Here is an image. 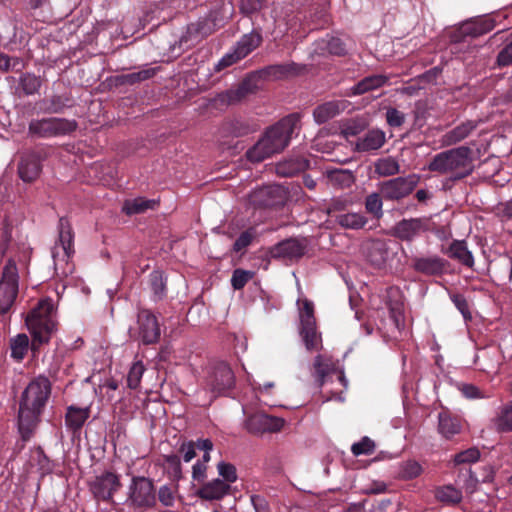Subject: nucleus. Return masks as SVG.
<instances>
[{
    "mask_svg": "<svg viewBox=\"0 0 512 512\" xmlns=\"http://www.w3.org/2000/svg\"><path fill=\"white\" fill-rule=\"evenodd\" d=\"M50 393L51 385L46 377L32 380L23 391L18 413V429L23 441L30 439Z\"/></svg>",
    "mask_w": 512,
    "mask_h": 512,
    "instance_id": "nucleus-1",
    "label": "nucleus"
},
{
    "mask_svg": "<svg viewBox=\"0 0 512 512\" xmlns=\"http://www.w3.org/2000/svg\"><path fill=\"white\" fill-rule=\"evenodd\" d=\"M299 121L298 114H291L267 129L265 134L247 150V159L252 163H259L283 151L298 128Z\"/></svg>",
    "mask_w": 512,
    "mask_h": 512,
    "instance_id": "nucleus-2",
    "label": "nucleus"
},
{
    "mask_svg": "<svg viewBox=\"0 0 512 512\" xmlns=\"http://www.w3.org/2000/svg\"><path fill=\"white\" fill-rule=\"evenodd\" d=\"M299 121L298 114H291L267 129L265 134L247 150V159L252 163H259L283 151L298 128Z\"/></svg>",
    "mask_w": 512,
    "mask_h": 512,
    "instance_id": "nucleus-3",
    "label": "nucleus"
},
{
    "mask_svg": "<svg viewBox=\"0 0 512 512\" xmlns=\"http://www.w3.org/2000/svg\"><path fill=\"white\" fill-rule=\"evenodd\" d=\"M26 325L32 335L31 349L36 351L49 342L56 330V311L51 299H42L26 317Z\"/></svg>",
    "mask_w": 512,
    "mask_h": 512,
    "instance_id": "nucleus-4",
    "label": "nucleus"
},
{
    "mask_svg": "<svg viewBox=\"0 0 512 512\" xmlns=\"http://www.w3.org/2000/svg\"><path fill=\"white\" fill-rule=\"evenodd\" d=\"M472 151L469 147L460 146L434 156L428 165L432 172L449 174L453 180H459L473 171Z\"/></svg>",
    "mask_w": 512,
    "mask_h": 512,
    "instance_id": "nucleus-5",
    "label": "nucleus"
},
{
    "mask_svg": "<svg viewBox=\"0 0 512 512\" xmlns=\"http://www.w3.org/2000/svg\"><path fill=\"white\" fill-rule=\"evenodd\" d=\"M74 252L71 225L66 219L61 218L59 220V238L51 251L57 274L68 276L73 272L70 260Z\"/></svg>",
    "mask_w": 512,
    "mask_h": 512,
    "instance_id": "nucleus-6",
    "label": "nucleus"
},
{
    "mask_svg": "<svg viewBox=\"0 0 512 512\" xmlns=\"http://www.w3.org/2000/svg\"><path fill=\"white\" fill-rule=\"evenodd\" d=\"M76 128L75 120L48 117L31 120L28 126V134L36 138H53L69 134L75 131Z\"/></svg>",
    "mask_w": 512,
    "mask_h": 512,
    "instance_id": "nucleus-7",
    "label": "nucleus"
},
{
    "mask_svg": "<svg viewBox=\"0 0 512 512\" xmlns=\"http://www.w3.org/2000/svg\"><path fill=\"white\" fill-rule=\"evenodd\" d=\"M205 384L212 393V398H216L234 387L235 376L226 363L216 362L208 367Z\"/></svg>",
    "mask_w": 512,
    "mask_h": 512,
    "instance_id": "nucleus-8",
    "label": "nucleus"
},
{
    "mask_svg": "<svg viewBox=\"0 0 512 512\" xmlns=\"http://www.w3.org/2000/svg\"><path fill=\"white\" fill-rule=\"evenodd\" d=\"M300 328L299 333L308 351L321 348V335L317 332L314 308L312 302L304 300L299 308Z\"/></svg>",
    "mask_w": 512,
    "mask_h": 512,
    "instance_id": "nucleus-9",
    "label": "nucleus"
},
{
    "mask_svg": "<svg viewBox=\"0 0 512 512\" xmlns=\"http://www.w3.org/2000/svg\"><path fill=\"white\" fill-rule=\"evenodd\" d=\"M127 501L135 508H150L156 503V490L151 479L134 476L128 486Z\"/></svg>",
    "mask_w": 512,
    "mask_h": 512,
    "instance_id": "nucleus-10",
    "label": "nucleus"
},
{
    "mask_svg": "<svg viewBox=\"0 0 512 512\" xmlns=\"http://www.w3.org/2000/svg\"><path fill=\"white\" fill-rule=\"evenodd\" d=\"M262 41V36L259 32L252 31L245 34L236 43L233 49L227 52L215 65V71H221L239 60L245 58L254 49H256Z\"/></svg>",
    "mask_w": 512,
    "mask_h": 512,
    "instance_id": "nucleus-11",
    "label": "nucleus"
},
{
    "mask_svg": "<svg viewBox=\"0 0 512 512\" xmlns=\"http://www.w3.org/2000/svg\"><path fill=\"white\" fill-rule=\"evenodd\" d=\"M18 293V271L13 260L5 265L0 280V314L6 313L13 305Z\"/></svg>",
    "mask_w": 512,
    "mask_h": 512,
    "instance_id": "nucleus-12",
    "label": "nucleus"
},
{
    "mask_svg": "<svg viewBox=\"0 0 512 512\" xmlns=\"http://www.w3.org/2000/svg\"><path fill=\"white\" fill-rule=\"evenodd\" d=\"M89 490L97 501L111 502L121 488L120 477L114 472L105 471L89 481Z\"/></svg>",
    "mask_w": 512,
    "mask_h": 512,
    "instance_id": "nucleus-13",
    "label": "nucleus"
},
{
    "mask_svg": "<svg viewBox=\"0 0 512 512\" xmlns=\"http://www.w3.org/2000/svg\"><path fill=\"white\" fill-rule=\"evenodd\" d=\"M420 176L409 174L404 177H396L384 181L379 186V191L387 200H400L408 196L418 185Z\"/></svg>",
    "mask_w": 512,
    "mask_h": 512,
    "instance_id": "nucleus-14",
    "label": "nucleus"
},
{
    "mask_svg": "<svg viewBox=\"0 0 512 512\" xmlns=\"http://www.w3.org/2000/svg\"><path fill=\"white\" fill-rule=\"evenodd\" d=\"M257 89L254 76L245 78L236 87H232L226 91L220 92L212 99V105L216 108L223 109L230 105L241 102L249 94Z\"/></svg>",
    "mask_w": 512,
    "mask_h": 512,
    "instance_id": "nucleus-15",
    "label": "nucleus"
},
{
    "mask_svg": "<svg viewBox=\"0 0 512 512\" xmlns=\"http://www.w3.org/2000/svg\"><path fill=\"white\" fill-rule=\"evenodd\" d=\"M429 229L430 220L428 218H410L396 223L392 234L402 241L411 242Z\"/></svg>",
    "mask_w": 512,
    "mask_h": 512,
    "instance_id": "nucleus-16",
    "label": "nucleus"
},
{
    "mask_svg": "<svg viewBox=\"0 0 512 512\" xmlns=\"http://www.w3.org/2000/svg\"><path fill=\"white\" fill-rule=\"evenodd\" d=\"M138 339L143 344L156 343L160 338V327L155 315L149 310H141L137 317Z\"/></svg>",
    "mask_w": 512,
    "mask_h": 512,
    "instance_id": "nucleus-17",
    "label": "nucleus"
},
{
    "mask_svg": "<svg viewBox=\"0 0 512 512\" xmlns=\"http://www.w3.org/2000/svg\"><path fill=\"white\" fill-rule=\"evenodd\" d=\"M284 426V420L269 416L264 413L250 415L245 421V428L251 434H263L266 432H278Z\"/></svg>",
    "mask_w": 512,
    "mask_h": 512,
    "instance_id": "nucleus-18",
    "label": "nucleus"
},
{
    "mask_svg": "<svg viewBox=\"0 0 512 512\" xmlns=\"http://www.w3.org/2000/svg\"><path fill=\"white\" fill-rule=\"evenodd\" d=\"M306 248L307 241L305 239H287L271 249V256L274 258L298 259L305 254Z\"/></svg>",
    "mask_w": 512,
    "mask_h": 512,
    "instance_id": "nucleus-19",
    "label": "nucleus"
},
{
    "mask_svg": "<svg viewBox=\"0 0 512 512\" xmlns=\"http://www.w3.org/2000/svg\"><path fill=\"white\" fill-rule=\"evenodd\" d=\"M231 486L221 479H213L206 482L198 491L197 495L204 500H220L230 493Z\"/></svg>",
    "mask_w": 512,
    "mask_h": 512,
    "instance_id": "nucleus-20",
    "label": "nucleus"
},
{
    "mask_svg": "<svg viewBox=\"0 0 512 512\" xmlns=\"http://www.w3.org/2000/svg\"><path fill=\"white\" fill-rule=\"evenodd\" d=\"M41 160L35 153L25 154L18 166L20 178L25 182H31L38 178L41 172Z\"/></svg>",
    "mask_w": 512,
    "mask_h": 512,
    "instance_id": "nucleus-21",
    "label": "nucleus"
},
{
    "mask_svg": "<svg viewBox=\"0 0 512 512\" xmlns=\"http://www.w3.org/2000/svg\"><path fill=\"white\" fill-rule=\"evenodd\" d=\"M385 141V133L382 130L372 129L357 139L355 149L358 152L378 150L384 145Z\"/></svg>",
    "mask_w": 512,
    "mask_h": 512,
    "instance_id": "nucleus-22",
    "label": "nucleus"
},
{
    "mask_svg": "<svg viewBox=\"0 0 512 512\" xmlns=\"http://www.w3.org/2000/svg\"><path fill=\"white\" fill-rule=\"evenodd\" d=\"M348 106L347 101L332 100L315 108L313 117L318 124H323L334 118Z\"/></svg>",
    "mask_w": 512,
    "mask_h": 512,
    "instance_id": "nucleus-23",
    "label": "nucleus"
},
{
    "mask_svg": "<svg viewBox=\"0 0 512 512\" xmlns=\"http://www.w3.org/2000/svg\"><path fill=\"white\" fill-rule=\"evenodd\" d=\"M309 165L301 155H293L276 165V173L283 177H291L304 171Z\"/></svg>",
    "mask_w": 512,
    "mask_h": 512,
    "instance_id": "nucleus-24",
    "label": "nucleus"
},
{
    "mask_svg": "<svg viewBox=\"0 0 512 512\" xmlns=\"http://www.w3.org/2000/svg\"><path fill=\"white\" fill-rule=\"evenodd\" d=\"M495 27L491 18H480L463 23L459 28L462 36L478 37L490 32Z\"/></svg>",
    "mask_w": 512,
    "mask_h": 512,
    "instance_id": "nucleus-25",
    "label": "nucleus"
},
{
    "mask_svg": "<svg viewBox=\"0 0 512 512\" xmlns=\"http://www.w3.org/2000/svg\"><path fill=\"white\" fill-rule=\"evenodd\" d=\"M413 268L426 275H439L445 268V260L438 256L418 257L414 259Z\"/></svg>",
    "mask_w": 512,
    "mask_h": 512,
    "instance_id": "nucleus-26",
    "label": "nucleus"
},
{
    "mask_svg": "<svg viewBox=\"0 0 512 512\" xmlns=\"http://www.w3.org/2000/svg\"><path fill=\"white\" fill-rule=\"evenodd\" d=\"M300 68L295 63L270 65L260 71L263 78L279 80L299 74Z\"/></svg>",
    "mask_w": 512,
    "mask_h": 512,
    "instance_id": "nucleus-27",
    "label": "nucleus"
},
{
    "mask_svg": "<svg viewBox=\"0 0 512 512\" xmlns=\"http://www.w3.org/2000/svg\"><path fill=\"white\" fill-rule=\"evenodd\" d=\"M387 82V76L382 74L367 76L350 88L349 95L356 96L364 94L366 92L381 88Z\"/></svg>",
    "mask_w": 512,
    "mask_h": 512,
    "instance_id": "nucleus-28",
    "label": "nucleus"
},
{
    "mask_svg": "<svg viewBox=\"0 0 512 512\" xmlns=\"http://www.w3.org/2000/svg\"><path fill=\"white\" fill-rule=\"evenodd\" d=\"M223 129L225 133L233 137H242L256 132L259 129V125L250 120L234 119L226 122Z\"/></svg>",
    "mask_w": 512,
    "mask_h": 512,
    "instance_id": "nucleus-29",
    "label": "nucleus"
},
{
    "mask_svg": "<svg viewBox=\"0 0 512 512\" xmlns=\"http://www.w3.org/2000/svg\"><path fill=\"white\" fill-rule=\"evenodd\" d=\"M446 254L451 259L457 260L467 267L471 268L474 265L473 255L471 251H469L467 243L464 240H454L450 244Z\"/></svg>",
    "mask_w": 512,
    "mask_h": 512,
    "instance_id": "nucleus-30",
    "label": "nucleus"
},
{
    "mask_svg": "<svg viewBox=\"0 0 512 512\" xmlns=\"http://www.w3.org/2000/svg\"><path fill=\"white\" fill-rule=\"evenodd\" d=\"M492 427L498 432L512 431V401L500 406L491 420Z\"/></svg>",
    "mask_w": 512,
    "mask_h": 512,
    "instance_id": "nucleus-31",
    "label": "nucleus"
},
{
    "mask_svg": "<svg viewBox=\"0 0 512 512\" xmlns=\"http://www.w3.org/2000/svg\"><path fill=\"white\" fill-rule=\"evenodd\" d=\"M333 217L335 222L344 229L359 230L368 222V219L359 212L338 213Z\"/></svg>",
    "mask_w": 512,
    "mask_h": 512,
    "instance_id": "nucleus-32",
    "label": "nucleus"
},
{
    "mask_svg": "<svg viewBox=\"0 0 512 512\" xmlns=\"http://www.w3.org/2000/svg\"><path fill=\"white\" fill-rule=\"evenodd\" d=\"M475 128L476 124L473 121L463 122L444 134L442 142L446 146L454 145L468 137Z\"/></svg>",
    "mask_w": 512,
    "mask_h": 512,
    "instance_id": "nucleus-33",
    "label": "nucleus"
},
{
    "mask_svg": "<svg viewBox=\"0 0 512 512\" xmlns=\"http://www.w3.org/2000/svg\"><path fill=\"white\" fill-rule=\"evenodd\" d=\"M89 414V408H77L70 406L67 409L65 417L66 426L73 431L79 430L88 419Z\"/></svg>",
    "mask_w": 512,
    "mask_h": 512,
    "instance_id": "nucleus-34",
    "label": "nucleus"
},
{
    "mask_svg": "<svg viewBox=\"0 0 512 512\" xmlns=\"http://www.w3.org/2000/svg\"><path fill=\"white\" fill-rule=\"evenodd\" d=\"M315 378L320 386L324 384L325 377L335 370V364L330 357L318 355L314 360Z\"/></svg>",
    "mask_w": 512,
    "mask_h": 512,
    "instance_id": "nucleus-35",
    "label": "nucleus"
},
{
    "mask_svg": "<svg viewBox=\"0 0 512 512\" xmlns=\"http://www.w3.org/2000/svg\"><path fill=\"white\" fill-rule=\"evenodd\" d=\"M329 182L338 187H349L354 182V175L350 170L327 169L325 171Z\"/></svg>",
    "mask_w": 512,
    "mask_h": 512,
    "instance_id": "nucleus-36",
    "label": "nucleus"
},
{
    "mask_svg": "<svg viewBox=\"0 0 512 512\" xmlns=\"http://www.w3.org/2000/svg\"><path fill=\"white\" fill-rule=\"evenodd\" d=\"M157 205L155 200H147L142 197L126 200L123 205V211L128 215L139 214L154 209Z\"/></svg>",
    "mask_w": 512,
    "mask_h": 512,
    "instance_id": "nucleus-37",
    "label": "nucleus"
},
{
    "mask_svg": "<svg viewBox=\"0 0 512 512\" xmlns=\"http://www.w3.org/2000/svg\"><path fill=\"white\" fill-rule=\"evenodd\" d=\"M375 172L381 177L396 175L400 172V164L393 157H383L375 162Z\"/></svg>",
    "mask_w": 512,
    "mask_h": 512,
    "instance_id": "nucleus-38",
    "label": "nucleus"
},
{
    "mask_svg": "<svg viewBox=\"0 0 512 512\" xmlns=\"http://www.w3.org/2000/svg\"><path fill=\"white\" fill-rule=\"evenodd\" d=\"M367 257L369 261L377 267L384 265L388 258L386 244L382 241L372 242L368 248Z\"/></svg>",
    "mask_w": 512,
    "mask_h": 512,
    "instance_id": "nucleus-39",
    "label": "nucleus"
},
{
    "mask_svg": "<svg viewBox=\"0 0 512 512\" xmlns=\"http://www.w3.org/2000/svg\"><path fill=\"white\" fill-rule=\"evenodd\" d=\"M460 422L458 419L451 417L447 412L439 413V432L449 438L460 431Z\"/></svg>",
    "mask_w": 512,
    "mask_h": 512,
    "instance_id": "nucleus-40",
    "label": "nucleus"
},
{
    "mask_svg": "<svg viewBox=\"0 0 512 512\" xmlns=\"http://www.w3.org/2000/svg\"><path fill=\"white\" fill-rule=\"evenodd\" d=\"M11 356L20 361L26 355L29 348V338L25 334H18L16 337L11 339Z\"/></svg>",
    "mask_w": 512,
    "mask_h": 512,
    "instance_id": "nucleus-41",
    "label": "nucleus"
},
{
    "mask_svg": "<svg viewBox=\"0 0 512 512\" xmlns=\"http://www.w3.org/2000/svg\"><path fill=\"white\" fill-rule=\"evenodd\" d=\"M436 498L443 503L454 505L462 500V492L451 485H447L437 489Z\"/></svg>",
    "mask_w": 512,
    "mask_h": 512,
    "instance_id": "nucleus-42",
    "label": "nucleus"
},
{
    "mask_svg": "<svg viewBox=\"0 0 512 512\" xmlns=\"http://www.w3.org/2000/svg\"><path fill=\"white\" fill-rule=\"evenodd\" d=\"M149 283L156 300L162 299L165 295V281L162 272L153 271L149 275Z\"/></svg>",
    "mask_w": 512,
    "mask_h": 512,
    "instance_id": "nucleus-43",
    "label": "nucleus"
},
{
    "mask_svg": "<svg viewBox=\"0 0 512 512\" xmlns=\"http://www.w3.org/2000/svg\"><path fill=\"white\" fill-rule=\"evenodd\" d=\"M145 372V366L141 361H136L131 366L127 375V384L131 389L139 387L141 378Z\"/></svg>",
    "mask_w": 512,
    "mask_h": 512,
    "instance_id": "nucleus-44",
    "label": "nucleus"
},
{
    "mask_svg": "<svg viewBox=\"0 0 512 512\" xmlns=\"http://www.w3.org/2000/svg\"><path fill=\"white\" fill-rule=\"evenodd\" d=\"M381 193H372L366 197L365 208L367 212L373 214L376 218L383 215Z\"/></svg>",
    "mask_w": 512,
    "mask_h": 512,
    "instance_id": "nucleus-45",
    "label": "nucleus"
},
{
    "mask_svg": "<svg viewBox=\"0 0 512 512\" xmlns=\"http://www.w3.org/2000/svg\"><path fill=\"white\" fill-rule=\"evenodd\" d=\"M24 68L22 59L18 57H9L0 53V70L4 72L15 71L19 72Z\"/></svg>",
    "mask_w": 512,
    "mask_h": 512,
    "instance_id": "nucleus-46",
    "label": "nucleus"
},
{
    "mask_svg": "<svg viewBox=\"0 0 512 512\" xmlns=\"http://www.w3.org/2000/svg\"><path fill=\"white\" fill-rule=\"evenodd\" d=\"M375 450V442L367 436H364L359 442L352 445L351 451L353 455H369Z\"/></svg>",
    "mask_w": 512,
    "mask_h": 512,
    "instance_id": "nucleus-47",
    "label": "nucleus"
},
{
    "mask_svg": "<svg viewBox=\"0 0 512 512\" xmlns=\"http://www.w3.org/2000/svg\"><path fill=\"white\" fill-rule=\"evenodd\" d=\"M422 473L421 465L414 460L406 461L401 466V477L404 479H413Z\"/></svg>",
    "mask_w": 512,
    "mask_h": 512,
    "instance_id": "nucleus-48",
    "label": "nucleus"
},
{
    "mask_svg": "<svg viewBox=\"0 0 512 512\" xmlns=\"http://www.w3.org/2000/svg\"><path fill=\"white\" fill-rule=\"evenodd\" d=\"M21 86L26 94L31 95L39 90L41 80L33 74H25L21 77Z\"/></svg>",
    "mask_w": 512,
    "mask_h": 512,
    "instance_id": "nucleus-49",
    "label": "nucleus"
},
{
    "mask_svg": "<svg viewBox=\"0 0 512 512\" xmlns=\"http://www.w3.org/2000/svg\"><path fill=\"white\" fill-rule=\"evenodd\" d=\"M218 473L231 486V483L237 480L236 468L234 465L226 462H220L217 465Z\"/></svg>",
    "mask_w": 512,
    "mask_h": 512,
    "instance_id": "nucleus-50",
    "label": "nucleus"
},
{
    "mask_svg": "<svg viewBox=\"0 0 512 512\" xmlns=\"http://www.w3.org/2000/svg\"><path fill=\"white\" fill-rule=\"evenodd\" d=\"M480 458V451L475 448H469L455 455L454 461L456 464H469L478 461Z\"/></svg>",
    "mask_w": 512,
    "mask_h": 512,
    "instance_id": "nucleus-51",
    "label": "nucleus"
},
{
    "mask_svg": "<svg viewBox=\"0 0 512 512\" xmlns=\"http://www.w3.org/2000/svg\"><path fill=\"white\" fill-rule=\"evenodd\" d=\"M253 277L250 271L236 269L231 278V284L235 290L242 289L246 283Z\"/></svg>",
    "mask_w": 512,
    "mask_h": 512,
    "instance_id": "nucleus-52",
    "label": "nucleus"
},
{
    "mask_svg": "<svg viewBox=\"0 0 512 512\" xmlns=\"http://www.w3.org/2000/svg\"><path fill=\"white\" fill-rule=\"evenodd\" d=\"M255 235L256 232L252 228L242 232L234 242L233 250L235 252H240L241 250L248 247L254 239Z\"/></svg>",
    "mask_w": 512,
    "mask_h": 512,
    "instance_id": "nucleus-53",
    "label": "nucleus"
},
{
    "mask_svg": "<svg viewBox=\"0 0 512 512\" xmlns=\"http://www.w3.org/2000/svg\"><path fill=\"white\" fill-rule=\"evenodd\" d=\"M156 68H145L141 71L134 72L125 76L126 81L130 84L141 82L153 77L156 73Z\"/></svg>",
    "mask_w": 512,
    "mask_h": 512,
    "instance_id": "nucleus-54",
    "label": "nucleus"
},
{
    "mask_svg": "<svg viewBox=\"0 0 512 512\" xmlns=\"http://www.w3.org/2000/svg\"><path fill=\"white\" fill-rule=\"evenodd\" d=\"M450 299L465 319H471L468 303L463 295L452 293L450 294Z\"/></svg>",
    "mask_w": 512,
    "mask_h": 512,
    "instance_id": "nucleus-55",
    "label": "nucleus"
},
{
    "mask_svg": "<svg viewBox=\"0 0 512 512\" xmlns=\"http://www.w3.org/2000/svg\"><path fill=\"white\" fill-rule=\"evenodd\" d=\"M386 121L391 127H400L405 122V114L396 108H388Z\"/></svg>",
    "mask_w": 512,
    "mask_h": 512,
    "instance_id": "nucleus-56",
    "label": "nucleus"
},
{
    "mask_svg": "<svg viewBox=\"0 0 512 512\" xmlns=\"http://www.w3.org/2000/svg\"><path fill=\"white\" fill-rule=\"evenodd\" d=\"M266 2L267 0H241L240 9L244 14H252L260 11Z\"/></svg>",
    "mask_w": 512,
    "mask_h": 512,
    "instance_id": "nucleus-57",
    "label": "nucleus"
},
{
    "mask_svg": "<svg viewBox=\"0 0 512 512\" xmlns=\"http://www.w3.org/2000/svg\"><path fill=\"white\" fill-rule=\"evenodd\" d=\"M164 462L168 469L173 473L175 477H179L181 474V463L180 458L176 454H170L164 456Z\"/></svg>",
    "mask_w": 512,
    "mask_h": 512,
    "instance_id": "nucleus-58",
    "label": "nucleus"
},
{
    "mask_svg": "<svg viewBox=\"0 0 512 512\" xmlns=\"http://www.w3.org/2000/svg\"><path fill=\"white\" fill-rule=\"evenodd\" d=\"M497 64L501 67L512 65V42L506 45L497 56Z\"/></svg>",
    "mask_w": 512,
    "mask_h": 512,
    "instance_id": "nucleus-59",
    "label": "nucleus"
},
{
    "mask_svg": "<svg viewBox=\"0 0 512 512\" xmlns=\"http://www.w3.org/2000/svg\"><path fill=\"white\" fill-rule=\"evenodd\" d=\"M327 49L329 53L334 55H344L346 53V47L343 41L340 38L332 37L327 42Z\"/></svg>",
    "mask_w": 512,
    "mask_h": 512,
    "instance_id": "nucleus-60",
    "label": "nucleus"
},
{
    "mask_svg": "<svg viewBox=\"0 0 512 512\" xmlns=\"http://www.w3.org/2000/svg\"><path fill=\"white\" fill-rule=\"evenodd\" d=\"M159 501L167 507H170L174 503V493L172 489L166 485L160 487L158 491Z\"/></svg>",
    "mask_w": 512,
    "mask_h": 512,
    "instance_id": "nucleus-61",
    "label": "nucleus"
},
{
    "mask_svg": "<svg viewBox=\"0 0 512 512\" xmlns=\"http://www.w3.org/2000/svg\"><path fill=\"white\" fill-rule=\"evenodd\" d=\"M462 394L469 399L484 398V394L479 390L478 387L472 384H464L461 387Z\"/></svg>",
    "mask_w": 512,
    "mask_h": 512,
    "instance_id": "nucleus-62",
    "label": "nucleus"
},
{
    "mask_svg": "<svg viewBox=\"0 0 512 512\" xmlns=\"http://www.w3.org/2000/svg\"><path fill=\"white\" fill-rule=\"evenodd\" d=\"M180 451L183 453V460L190 462L195 456V444L193 442H185L181 445Z\"/></svg>",
    "mask_w": 512,
    "mask_h": 512,
    "instance_id": "nucleus-63",
    "label": "nucleus"
},
{
    "mask_svg": "<svg viewBox=\"0 0 512 512\" xmlns=\"http://www.w3.org/2000/svg\"><path fill=\"white\" fill-rule=\"evenodd\" d=\"M390 313L392 318L394 319L396 325H399L400 317L402 314V304L399 301H395L394 303H388Z\"/></svg>",
    "mask_w": 512,
    "mask_h": 512,
    "instance_id": "nucleus-64",
    "label": "nucleus"
}]
</instances>
